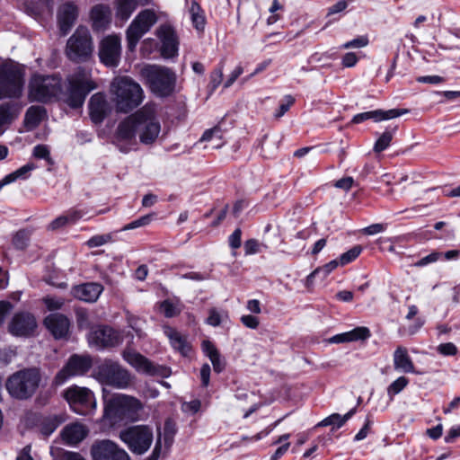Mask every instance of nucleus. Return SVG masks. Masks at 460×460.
I'll return each instance as SVG.
<instances>
[{
  "instance_id": "nucleus-1",
  "label": "nucleus",
  "mask_w": 460,
  "mask_h": 460,
  "mask_svg": "<svg viewBox=\"0 0 460 460\" xmlns=\"http://www.w3.org/2000/svg\"><path fill=\"white\" fill-rule=\"evenodd\" d=\"M97 88L92 78L91 69L79 66L66 77V87L61 91V78L58 75H34L29 84V99L31 102H47L60 95L70 108L83 106L87 94Z\"/></svg>"
},
{
  "instance_id": "nucleus-2",
  "label": "nucleus",
  "mask_w": 460,
  "mask_h": 460,
  "mask_svg": "<svg viewBox=\"0 0 460 460\" xmlns=\"http://www.w3.org/2000/svg\"><path fill=\"white\" fill-rule=\"evenodd\" d=\"M160 131L155 105L146 103L119 124L115 143L121 152L128 153L137 144V135L142 144L151 145L157 139Z\"/></svg>"
},
{
  "instance_id": "nucleus-3",
  "label": "nucleus",
  "mask_w": 460,
  "mask_h": 460,
  "mask_svg": "<svg viewBox=\"0 0 460 460\" xmlns=\"http://www.w3.org/2000/svg\"><path fill=\"white\" fill-rule=\"evenodd\" d=\"M111 89L115 96V103L119 111L127 113L143 102V89L139 84L128 76L114 78Z\"/></svg>"
},
{
  "instance_id": "nucleus-4",
  "label": "nucleus",
  "mask_w": 460,
  "mask_h": 460,
  "mask_svg": "<svg viewBox=\"0 0 460 460\" xmlns=\"http://www.w3.org/2000/svg\"><path fill=\"white\" fill-rule=\"evenodd\" d=\"M104 417L113 421L124 419L137 420L143 408L139 400L123 394H116L104 399Z\"/></svg>"
},
{
  "instance_id": "nucleus-5",
  "label": "nucleus",
  "mask_w": 460,
  "mask_h": 460,
  "mask_svg": "<svg viewBox=\"0 0 460 460\" xmlns=\"http://www.w3.org/2000/svg\"><path fill=\"white\" fill-rule=\"evenodd\" d=\"M41 380L38 368H25L13 373L5 383L8 393L16 399H28L31 397Z\"/></svg>"
},
{
  "instance_id": "nucleus-6",
  "label": "nucleus",
  "mask_w": 460,
  "mask_h": 460,
  "mask_svg": "<svg viewBox=\"0 0 460 460\" xmlns=\"http://www.w3.org/2000/svg\"><path fill=\"white\" fill-rule=\"evenodd\" d=\"M24 86V69L13 61L0 66V100L22 96Z\"/></svg>"
},
{
  "instance_id": "nucleus-7",
  "label": "nucleus",
  "mask_w": 460,
  "mask_h": 460,
  "mask_svg": "<svg viewBox=\"0 0 460 460\" xmlns=\"http://www.w3.org/2000/svg\"><path fill=\"white\" fill-rule=\"evenodd\" d=\"M142 75L146 80L151 91L160 97L173 93L177 76L175 72L161 66H147L142 69Z\"/></svg>"
},
{
  "instance_id": "nucleus-8",
  "label": "nucleus",
  "mask_w": 460,
  "mask_h": 460,
  "mask_svg": "<svg viewBox=\"0 0 460 460\" xmlns=\"http://www.w3.org/2000/svg\"><path fill=\"white\" fill-rule=\"evenodd\" d=\"M92 35L86 27L79 26L67 40L65 53L75 63L87 62L93 53Z\"/></svg>"
},
{
  "instance_id": "nucleus-9",
  "label": "nucleus",
  "mask_w": 460,
  "mask_h": 460,
  "mask_svg": "<svg viewBox=\"0 0 460 460\" xmlns=\"http://www.w3.org/2000/svg\"><path fill=\"white\" fill-rule=\"evenodd\" d=\"M93 376L99 383L119 389L128 388L132 384L130 373L111 360H105L98 366Z\"/></svg>"
},
{
  "instance_id": "nucleus-10",
  "label": "nucleus",
  "mask_w": 460,
  "mask_h": 460,
  "mask_svg": "<svg viewBox=\"0 0 460 460\" xmlns=\"http://www.w3.org/2000/svg\"><path fill=\"white\" fill-rule=\"evenodd\" d=\"M119 438L137 455L145 454L153 442V430L146 425L132 426L119 433Z\"/></svg>"
},
{
  "instance_id": "nucleus-11",
  "label": "nucleus",
  "mask_w": 460,
  "mask_h": 460,
  "mask_svg": "<svg viewBox=\"0 0 460 460\" xmlns=\"http://www.w3.org/2000/svg\"><path fill=\"white\" fill-rule=\"evenodd\" d=\"M156 22L155 13L149 9L140 12L135 17L126 31L127 47L129 51H135L140 39Z\"/></svg>"
},
{
  "instance_id": "nucleus-12",
  "label": "nucleus",
  "mask_w": 460,
  "mask_h": 460,
  "mask_svg": "<svg viewBox=\"0 0 460 460\" xmlns=\"http://www.w3.org/2000/svg\"><path fill=\"white\" fill-rule=\"evenodd\" d=\"M64 397L71 409L81 415L96 407L93 393L86 387L73 385L64 391Z\"/></svg>"
},
{
  "instance_id": "nucleus-13",
  "label": "nucleus",
  "mask_w": 460,
  "mask_h": 460,
  "mask_svg": "<svg viewBox=\"0 0 460 460\" xmlns=\"http://www.w3.org/2000/svg\"><path fill=\"white\" fill-rule=\"evenodd\" d=\"M92 366L93 359L91 356L73 354L54 377L53 385L59 386L71 377L84 376L90 370Z\"/></svg>"
},
{
  "instance_id": "nucleus-14",
  "label": "nucleus",
  "mask_w": 460,
  "mask_h": 460,
  "mask_svg": "<svg viewBox=\"0 0 460 460\" xmlns=\"http://www.w3.org/2000/svg\"><path fill=\"white\" fill-rule=\"evenodd\" d=\"M90 455L92 460H131L125 449L110 439L95 441L90 448Z\"/></svg>"
},
{
  "instance_id": "nucleus-15",
  "label": "nucleus",
  "mask_w": 460,
  "mask_h": 460,
  "mask_svg": "<svg viewBox=\"0 0 460 460\" xmlns=\"http://www.w3.org/2000/svg\"><path fill=\"white\" fill-rule=\"evenodd\" d=\"M121 56V42L118 35H109L100 43L99 58L107 66H117Z\"/></svg>"
},
{
  "instance_id": "nucleus-16",
  "label": "nucleus",
  "mask_w": 460,
  "mask_h": 460,
  "mask_svg": "<svg viewBox=\"0 0 460 460\" xmlns=\"http://www.w3.org/2000/svg\"><path fill=\"white\" fill-rule=\"evenodd\" d=\"M37 328L35 317L28 312L14 314L8 323L9 332L16 337H30Z\"/></svg>"
},
{
  "instance_id": "nucleus-17",
  "label": "nucleus",
  "mask_w": 460,
  "mask_h": 460,
  "mask_svg": "<svg viewBox=\"0 0 460 460\" xmlns=\"http://www.w3.org/2000/svg\"><path fill=\"white\" fill-rule=\"evenodd\" d=\"M123 358L138 372L149 376H166V368L154 365L149 359L141 354L132 350L125 349L123 351Z\"/></svg>"
},
{
  "instance_id": "nucleus-18",
  "label": "nucleus",
  "mask_w": 460,
  "mask_h": 460,
  "mask_svg": "<svg viewBox=\"0 0 460 460\" xmlns=\"http://www.w3.org/2000/svg\"><path fill=\"white\" fill-rule=\"evenodd\" d=\"M91 345L98 349L115 347L122 342L119 332L109 326H99L88 337Z\"/></svg>"
},
{
  "instance_id": "nucleus-19",
  "label": "nucleus",
  "mask_w": 460,
  "mask_h": 460,
  "mask_svg": "<svg viewBox=\"0 0 460 460\" xmlns=\"http://www.w3.org/2000/svg\"><path fill=\"white\" fill-rule=\"evenodd\" d=\"M156 35L161 40V55L164 58H174L178 55L179 40L172 26L161 25L156 31Z\"/></svg>"
},
{
  "instance_id": "nucleus-20",
  "label": "nucleus",
  "mask_w": 460,
  "mask_h": 460,
  "mask_svg": "<svg viewBox=\"0 0 460 460\" xmlns=\"http://www.w3.org/2000/svg\"><path fill=\"white\" fill-rule=\"evenodd\" d=\"M78 7L73 2H66L58 6L57 22L62 36L66 35L71 31L78 18Z\"/></svg>"
},
{
  "instance_id": "nucleus-21",
  "label": "nucleus",
  "mask_w": 460,
  "mask_h": 460,
  "mask_svg": "<svg viewBox=\"0 0 460 460\" xmlns=\"http://www.w3.org/2000/svg\"><path fill=\"white\" fill-rule=\"evenodd\" d=\"M44 324L55 339H61L67 335L70 321L62 314L53 313L45 318Z\"/></svg>"
},
{
  "instance_id": "nucleus-22",
  "label": "nucleus",
  "mask_w": 460,
  "mask_h": 460,
  "mask_svg": "<svg viewBox=\"0 0 460 460\" xmlns=\"http://www.w3.org/2000/svg\"><path fill=\"white\" fill-rule=\"evenodd\" d=\"M89 113L95 124L102 122L109 111V103L102 93H94L89 101Z\"/></svg>"
},
{
  "instance_id": "nucleus-23",
  "label": "nucleus",
  "mask_w": 460,
  "mask_h": 460,
  "mask_svg": "<svg viewBox=\"0 0 460 460\" xmlns=\"http://www.w3.org/2000/svg\"><path fill=\"white\" fill-rule=\"evenodd\" d=\"M103 288L96 282H89L73 288L72 295L84 302H95L102 294Z\"/></svg>"
},
{
  "instance_id": "nucleus-24",
  "label": "nucleus",
  "mask_w": 460,
  "mask_h": 460,
  "mask_svg": "<svg viewBox=\"0 0 460 460\" xmlns=\"http://www.w3.org/2000/svg\"><path fill=\"white\" fill-rule=\"evenodd\" d=\"M393 363L394 370L405 374H419L405 347L399 346L394 351Z\"/></svg>"
},
{
  "instance_id": "nucleus-25",
  "label": "nucleus",
  "mask_w": 460,
  "mask_h": 460,
  "mask_svg": "<svg viewBox=\"0 0 460 460\" xmlns=\"http://www.w3.org/2000/svg\"><path fill=\"white\" fill-rule=\"evenodd\" d=\"M88 429L81 423H71L66 425L62 430L63 440L70 445H76L88 435Z\"/></svg>"
},
{
  "instance_id": "nucleus-26",
  "label": "nucleus",
  "mask_w": 460,
  "mask_h": 460,
  "mask_svg": "<svg viewBox=\"0 0 460 460\" xmlns=\"http://www.w3.org/2000/svg\"><path fill=\"white\" fill-rule=\"evenodd\" d=\"M91 20L95 31H102L111 21V9L105 4H97L91 10Z\"/></svg>"
},
{
  "instance_id": "nucleus-27",
  "label": "nucleus",
  "mask_w": 460,
  "mask_h": 460,
  "mask_svg": "<svg viewBox=\"0 0 460 460\" xmlns=\"http://www.w3.org/2000/svg\"><path fill=\"white\" fill-rule=\"evenodd\" d=\"M370 337V331L367 327H357L349 332L334 335L330 339L332 343H342L366 340Z\"/></svg>"
},
{
  "instance_id": "nucleus-28",
  "label": "nucleus",
  "mask_w": 460,
  "mask_h": 460,
  "mask_svg": "<svg viewBox=\"0 0 460 460\" xmlns=\"http://www.w3.org/2000/svg\"><path fill=\"white\" fill-rule=\"evenodd\" d=\"M201 347L205 355L210 359L214 371L221 373L226 367V362L215 345L210 341H203Z\"/></svg>"
},
{
  "instance_id": "nucleus-29",
  "label": "nucleus",
  "mask_w": 460,
  "mask_h": 460,
  "mask_svg": "<svg viewBox=\"0 0 460 460\" xmlns=\"http://www.w3.org/2000/svg\"><path fill=\"white\" fill-rule=\"evenodd\" d=\"M164 332L170 340L172 346L182 354H187L190 350L188 343L184 337H182L176 330L170 326H164Z\"/></svg>"
},
{
  "instance_id": "nucleus-30",
  "label": "nucleus",
  "mask_w": 460,
  "mask_h": 460,
  "mask_svg": "<svg viewBox=\"0 0 460 460\" xmlns=\"http://www.w3.org/2000/svg\"><path fill=\"white\" fill-rule=\"evenodd\" d=\"M46 115V110L42 106H31L24 118L26 127L30 128H36L44 119Z\"/></svg>"
},
{
  "instance_id": "nucleus-31",
  "label": "nucleus",
  "mask_w": 460,
  "mask_h": 460,
  "mask_svg": "<svg viewBox=\"0 0 460 460\" xmlns=\"http://www.w3.org/2000/svg\"><path fill=\"white\" fill-rule=\"evenodd\" d=\"M356 412V408L351 409L345 415L341 416L339 413H333L329 417L325 418L322 421H320L316 427H326L332 426L334 428H341L345 424V422L349 420Z\"/></svg>"
},
{
  "instance_id": "nucleus-32",
  "label": "nucleus",
  "mask_w": 460,
  "mask_h": 460,
  "mask_svg": "<svg viewBox=\"0 0 460 460\" xmlns=\"http://www.w3.org/2000/svg\"><path fill=\"white\" fill-rule=\"evenodd\" d=\"M200 142H211L212 148H218L224 145L223 133L219 127L206 130L200 137Z\"/></svg>"
},
{
  "instance_id": "nucleus-33",
  "label": "nucleus",
  "mask_w": 460,
  "mask_h": 460,
  "mask_svg": "<svg viewBox=\"0 0 460 460\" xmlns=\"http://www.w3.org/2000/svg\"><path fill=\"white\" fill-rule=\"evenodd\" d=\"M137 6V0H117L116 15L127 21Z\"/></svg>"
},
{
  "instance_id": "nucleus-34",
  "label": "nucleus",
  "mask_w": 460,
  "mask_h": 460,
  "mask_svg": "<svg viewBox=\"0 0 460 460\" xmlns=\"http://www.w3.org/2000/svg\"><path fill=\"white\" fill-rule=\"evenodd\" d=\"M190 14L193 26L199 31H203L206 20L200 6L196 2H192L190 5Z\"/></svg>"
},
{
  "instance_id": "nucleus-35",
  "label": "nucleus",
  "mask_w": 460,
  "mask_h": 460,
  "mask_svg": "<svg viewBox=\"0 0 460 460\" xmlns=\"http://www.w3.org/2000/svg\"><path fill=\"white\" fill-rule=\"evenodd\" d=\"M36 168V165L33 163H28L12 173L6 175L4 177V182H13L17 179H26L29 176V173Z\"/></svg>"
},
{
  "instance_id": "nucleus-36",
  "label": "nucleus",
  "mask_w": 460,
  "mask_h": 460,
  "mask_svg": "<svg viewBox=\"0 0 460 460\" xmlns=\"http://www.w3.org/2000/svg\"><path fill=\"white\" fill-rule=\"evenodd\" d=\"M409 384V379L403 376H399L392 382L387 387V394L391 400L394 396L401 393Z\"/></svg>"
},
{
  "instance_id": "nucleus-37",
  "label": "nucleus",
  "mask_w": 460,
  "mask_h": 460,
  "mask_svg": "<svg viewBox=\"0 0 460 460\" xmlns=\"http://www.w3.org/2000/svg\"><path fill=\"white\" fill-rule=\"evenodd\" d=\"M160 309L163 312V314L168 318L178 315L181 311L178 304H175L170 300L163 301L160 304Z\"/></svg>"
},
{
  "instance_id": "nucleus-38",
  "label": "nucleus",
  "mask_w": 460,
  "mask_h": 460,
  "mask_svg": "<svg viewBox=\"0 0 460 460\" xmlns=\"http://www.w3.org/2000/svg\"><path fill=\"white\" fill-rule=\"evenodd\" d=\"M31 233L28 230L18 231L13 239V243L15 248L23 250L27 247L30 241Z\"/></svg>"
},
{
  "instance_id": "nucleus-39",
  "label": "nucleus",
  "mask_w": 460,
  "mask_h": 460,
  "mask_svg": "<svg viewBox=\"0 0 460 460\" xmlns=\"http://www.w3.org/2000/svg\"><path fill=\"white\" fill-rule=\"evenodd\" d=\"M393 138V133L390 131L384 132L376 140L375 146H374V151L376 153H380L384 150H385Z\"/></svg>"
},
{
  "instance_id": "nucleus-40",
  "label": "nucleus",
  "mask_w": 460,
  "mask_h": 460,
  "mask_svg": "<svg viewBox=\"0 0 460 460\" xmlns=\"http://www.w3.org/2000/svg\"><path fill=\"white\" fill-rule=\"evenodd\" d=\"M67 216L70 225L75 224L80 219L84 218L86 215L89 214V210L87 208H73L65 212Z\"/></svg>"
},
{
  "instance_id": "nucleus-41",
  "label": "nucleus",
  "mask_w": 460,
  "mask_h": 460,
  "mask_svg": "<svg viewBox=\"0 0 460 460\" xmlns=\"http://www.w3.org/2000/svg\"><path fill=\"white\" fill-rule=\"evenodd\" d=\"M362 252L360 245H356L348 252L342 253L340 257V264L346 265L354 261Z\"/></svg>"
},
{
  "instance_id": "nucleus-42",
  "label": "nucleus",
  "mask_w": 460,
  "mask_h": 460,
  "mask_svg": "<svg viewBox=\"0 0 460 460\" xmlns=\"http://www.w3.org/2000/svg\"><path fill=\"white\" fill-rule=\"evenodd\" d=\"M112 237L110 234H97L91 237L86 244L89 248H95L102 245H104L111 241Z\"/></svg>"
},
{
  "instance_id": "nucleus-43",
  "label": "nucleus",
  "mask_w": 460,
  "mask_h": 460,
  "mask_svg": "<svg viewBox=\"0 0 460 460\" xmlns=\"http://www.w3.org/2000/svg\"><path fill=\"white\" fill-rule=\"evenodd\" d=\"M33 155L39 159H45L49 164H53L49 155V149L45 145H37L33 148Z\"/></svg>"
},
{
  "instance_id": "nucleus-44",
  "label": "nucleus",
  "mask_w": 460,
  "mask_h": 460,
  "mask_svg": "<svg viewBox=\"0 0 460 460\" xmlns=\"http://www.w3.org/2000/svg\"><path fill=\"white\" fill-rule=\"evenodd\" d=\"M368 38L367 36H359L352 40H349L342 45V49H361L368 44Z\"/></svg>"
},
{
  "instance_id": "nucleus-45",
  "label": "nucleus",
  "mask_w": 460,
  "mask_h": 460,
  "mask_svg": "<svg viewBox=\"0 0 460 460\" xmlns=\"http://www.w3.org/2000/svg\"><path fill=\"white\" fill-rule=\"evenodd\" d=\"M294 102V97H292L291 95H286L284 97L283 102L280 103L279 110L275 113V117L278 119L281 118L289 110V108L293 105Z\"/></svg>"
},
{
  "instance_id": "nucleus-46",
  "label": "nucleus",
  "mask_w": 460,
  "mask_h": 460,
  "mask_svg": "<svg viewBox=\"0 0 460 460\" xmlns=\"http://www.w3.org/2000/svg\"><path fill=\"white\" fill-rule=\"evenodd\" d=\"M223 78V69H215L210 75L209 88L210 92H214L217 86L221 84Z\"/></svg>"
},
{
  "instance_id": "nucleus-47",
  "label": "nucleus",
  "mask_w": 460,
  "mask_h": 460,
  "mask_svg": "<svg viewBox=\"0 0 460 460\" xmlns=\"http://www.w3.org/2000/svg\"><path fill=\"white\" fill-rule=\"evenodd\" d=\"M261 244L256 239H249L244 243L246 255L255 254L261 252Z\"/></svg>"
},
{
  "instance_id": "nucleus-48",
  "label": "nucleus",
  "mask_w": 460,
  "mask_h": 460,
  "mask_svg": "<svg viewBox=\"0 0 460 460\" xmlns=\"http://www.w3.org/2000/svg\"><path fill=\"white\" fill-rule=\"evenodd\" d=\"M221 322H222L221 314L216 308H211L208 312V317L207 318L206 323L208 325L217 327L221 324Z\"/></svg>"
},
{
  "instance_id": "nucleus-49",
  "label": "nucleus",
  "mask_w": 460,
  "mask_h": 460,
  "mask_svg": "<svg viewBox=\"0 0 460 460\" xmlns=\"http://www.w3.org/2000/svg\"><path fill=\"white\" fill-rule=\"evenodd\" d=\"M340 264V260L337 261V260H333V261H331L330 262H328L327 264H325L323 268L321 269H317L315 270L314 271H313L307 278V279L309 280L310 279L314 278L315 276V274H317L319 271H324L325 275H328L329 273H331L334 269H336L338 267V265Z\"/></svg>"
},
{
  "instance_id": "nucleus-50",
  "label": "nucleus",
  "mask_w": 460,
  "mask_h": 460,
  "mask_svg": "<svg viewBox=\"0 0 460 460\" xmlns=\"http://www.w3.org/2000/svg\"><path fill=\"white\" fill-rule=\"evenodd\" d=\"M438 351L444 356H454L457 353L456 346L452 342L438 345Z\"/></svg>"
},
{
  "instance_id": "nucleus-51",
  "label": "nucleus",
  "mask_w": 460,
  "mask_h": 460,
  "mask_svg": "<svg viewBox=\"0 0 460 460\" xmlns=\"http://www.w3.org/2000/svg\"><path fill=\"white\" fill-rule=\"evenodd\" d=\"M441 257V253L438 252H431L430 254L421 258L420 261L415 262L416 267H423L429 263L437 261Z\"/></svg>"
},
{
  "instance_id": "nucleus-52",
  "label": "nucleus",
  "mask_w": 460,
  "mask_h": 460,
  "mask_svg": "<svg viewBox=\"0 0 460 460\" xmlns=\"http://www.w3.org/2000/svg\"><path fill=\"white\" fill-rule=\"evenodd\" d=\"M66 225H70V223H69L66 214L64 213L63 215H61L58 217H57L56 219H54L49 224V228L51 230H57V229L66 226Z\"/></svg>"
},
{
  "instance_id": "nucleus-53",
  "label": "nucleus",
  "mask_w": 460,
  "mask_h": 460,
  "mask_svg": "<svg viewBox=\"0 0 460 460\" xmlns=\"http://www.w3.org/2000/svg\"><path fill=\"white\" fill-rule=\"evenodd\" d=\"M241 322L245 327L252 330L257 329L260 323L259 319L251 314L243 315Z\"/></svg>"
},
{
  "instance_id": "nucleus-54",
  "label": "nucleus",
  "mask_w": 460,
  "mask_h": 460,
  "mask_svg": "<svg viewBox=\"0 0 460 460\" xmlns=\"http://www.w3.org/2000/svg\"><path fill=\"white\" fill-rule=\"evenodd\" d=\"M11 121L10 107L8 104L0 105V128Z\"/></svg>"
},
{
  "instance_id": "nucleus-55",
  "label": "nucleus",
  "mask_w": 460,
  "mask_h": 460,
  "mask_svg": "<svg viewBox=\"0 0 460 460\" xmlns=\"http://www.w3.org/2000/svg\"><path fill=\"white\" fill-rule=\"evenodd\" d=\"M242 231L240 228H236L233 234L229 236V245L233 249H237L241 246Z\"/></svg>"
},
{
  "instance_id": "nucleus-56",
  "label": "nucleus",
  "mask_w": 460,
  "mask_h": 460,
  "mask_svg": "<svg viewBox=\"0 0 460 460\" xmlns=\"http://www.w3.org/2000/svg\"><path fill=\"white\" fill-rule=\"evenodd\" d=\"M243 67L241 66H237L233 70V72L228 76V78L226 79V83L224 84V87L225 88L230 87L235 82V80L243 74Z\"/></svg>"
},
{
  "instance_id": "nucleus-57",
  "label": "nucleus",
  "mask_w": 460,
  "mask_h": 460,
  "mask_svg": "<svg viewBox=\"0 0 460 460\" xmlns=\"http://www.w3.org/2000/svg\"><path fill=\"white\" fill-rule=\"evenodd\" d=\"M44 303L49 310L59 309L64 305L63 299L55 298V297H46L44 299Z\"/></svg>"
},
{
  "instance_id": "nucleus-58",
  "label": "nucleus",
  "mask_w": 460,
  "mask_h": 460,
  "mask_svg": "<svg viewBox=\"0 0 460 460\" xmlns=\"http://www.w3.org/2000/svg\"><path fill=\"white\" fill-rule=\"evenodd\" d=\"M417 81L422 84H438L443 83L445 80L439 75H425L418 77Z\"/></svg>"
},
{
  "instance_id": "nucleus-59",
  "label": "nucleus",
  "mask_w": 460,
  "mask_h": 460,
  "mask_svg": "<svg viewBox=\"0 0 460 460\" xmlns=\"http://www.w3.org/2000/svg\"><path fill=\"white\" fill-rule=\"evenodd\" d=\"M13 305L8 301H0V325L4 322L6 315L11 312Z\"/></svg>"
},
{
  "instance_id": "nucleus-60",
  "label": "nucleus",
  "mask_w": 460,
  "mask_h": 460,
  "mask_svg": "<svg viewBox=\"0 0 460 460\" xmlns=\"http://www.w3.org/2000/svg\"><path fill=\"white\" fill-rule=\"evenodd\" d=\"M354 180L352 177H345L338 180L334 186L344 190H349L353 185Z\"/></svg>"
},
{
  "instance_id": "nucleus-61",
  "label": "nucleus",
  "mask_w": 460,
  "mask_h": 460,
  "mask_svg": "<svg viewBox=\"0 0 460 460\" xmlns=\"http://www.w3.org/2000/svg\"><path fill=\"white\" fill-rule=\"evenodd\" d=\"M162 451V440H161V434H158V438L155 442V446L154 447V450L149 457H147L146 460H158L161 456Z\"/></svg>"
},
{
  "instance_id": "nucleus-62",
  "label": "nucleus",
  "mask_w": 460,
  "mask_h": 460,
  "mask_svg": "<svg viewBox=\"0 0 460 460\" xmlns=\"http://www.w3.org/2000/svg\"><path fill=\"white\" fill-rule=\"evenodd\" d=\"M25 12L31 16H38L41 13V9L38 4L26 2L24 4Z\"/></svg>"
},
{
  "instance_id": "nucleus-63",
  "label": "nucleus",
  "mask_w": 460,
  "mask_h": 460,
  "mask_svg": "<svg viewBox=\"0 0 460 460\" xmlns=\"http://www.w3.org/2000/svg\"><path fill=\"white\" fill-rule=\"evenodd\" d=\"M358 62V58L355 53L348 52L342 58V65L346 67H351Z\"/></svg>"
},
{
  "instance_id": "nucleus-64",
  "label": "nucleus",
  "mask_w": 460,
  "mask_h": 460,
  "mask_svg": "<svg viewBox=\"0 0 460 460\" xmlns=\"http://www.w3.org/2000/svg\"><path fill=\"white\" fill-rule=\"evenodd\" d=\"M460 437V425L452 427L445 437L447 443H452L455 438Z\"/></svg>"
}]
</instances>
